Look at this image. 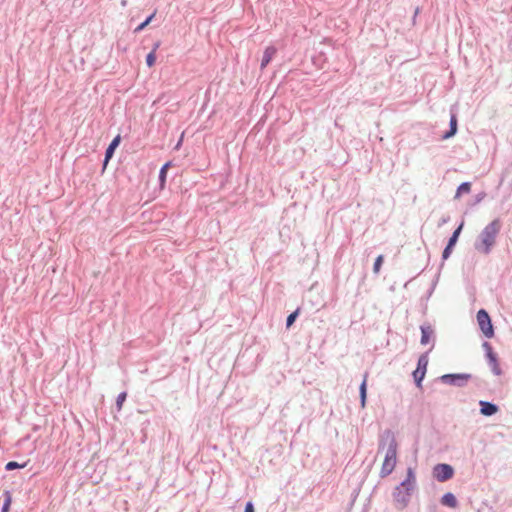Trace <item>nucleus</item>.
Wrapping results in <instances>:
<instances>
[{"label":"nucleus","mask_w":512,"mask_h":512,"mask_svg":"<svg viewBox=\"0 0 512 512\" xmlns=\"http://www.w3.org/2000/svg\"><path fill=\"white\" fill-rule=\"evenodd\" d=\"M27 465V462H24L22 464L16 462V461H10L8 462L6 465H5V470L6 471H12V470H15V469H21V468H24L26 467Z\"/></svg>","instance_id":"aec40b11"},{"label":"nucleus","mask_w":512,"mask_h":512,"mask_svg":"<svg viewBox=\"0 0 512 512\" xmlns=\"http://www.w3.org/2000/svg\"><path fill=\"white\" fill-rule=\"evenodd\" d=\"M432 474L437 481L446 482L453 477L454 469L449 464L439 463L433 467Z\"/></svg>","instance_id":"6e6552de"},{"label":"nucleus","mask_w":512,"mask_h":512,"mask_svg":"<svg viewBox=\"0 0 512 512\" xmlns=\"http://www.w3.org/2000/svg\"><path fill=\"white\" fill-rule=\"evenodd\" d=\"M120 141H121V137H120V135H117L116 137L113 138V140L108 145V147L105 151L104 166L108 163L110 158L113 156L115 149L120 144Z\"/></svg>","instance_id":"ddd939ff"},{"label":"nucleus","mask_w":512,"mask_h":512,"mask_svg":"<svg viewBox=\"0 0 512 512\" xmlns=\"http://www.w3.org/2000/svg\"><path fill=\"white\" fill-rule=\"evenodd\" d=\"M159 46H160V43H159V42L155 43V44H154V47H153V49H152V51H154V53H155V52H156V50L159 48Z\"/></svg>","instance_id":"c756f323"},{"label":"nucleus","mask_w":512,"mask_h":512,"mask_svg":"<svg viewBox=\"0 0 512 512\" xmlns=\"http://www.w3.org/2000/svg\"><path fill=\"white\" fill-rule=\"evenodd\" d=\"M449 220H450L449 216L443 217L438 225L442 226V225L446 224Z\"/></svg>","instance_id":"c85d7f7f"},{"label":"nucleus","mask_w":512,"mask_h":512,"mask_svg":"<svg viewBox=\"0 0 512 512\" xmlns=\"http://www.w3.org/2000/svg\"><path fill=\"white\" fill-rule=\"evenodd\" d=\"M367 377L368 374L366 373L364 375V379L359 387V398H360V405L362 408L366 406V399H367Z\"/></svg>","instance_id":"dca6fc26"},{"label":"nucleus","mask_w":512,"mask_h":512,"mask_svg":"<svg viewBox=\"0 0 512 512\" xmlns=\"http://www.w3.org/2000/svg\"><path fill=\"white\" fill-rule=\"evenodd\" d=\"M155 61H156V54L154 53V51H151L146 56V64L148 67H152L155 64Z\"/></svg>","instance_id":"a878e982"},{"label":"nucleus","mask_w":512,"mask_h":512,"mask_svg":"<svg viewBox=\"0 0 512 512\" xmlns=\"http://www.w3.org/2000/svg\"><path fill=\"white\" fill-rule=\"evenodd\" d=\"M387 444V449L385 453V458L380 470V477L385 478L389 476L397 462V441L395 439L394 433L391 430H385L380 437L379 449L384 448Z\"/></svg>","instance_id":"f257e3e1"},{"label":"nucleus","mask_w":512,"mask_h":512,"mask_svg":"<svg viewBox=\"0 0 512 512\" xmlns=\"http://www.w3.org/2000/svg\"><path fill=\"white\" fill-rule=\"evenodd\" d=\"M440 503L443 506H447V507H450V508H456L458 506V501H457L455 495L453 493H451V492L445 493L441 497Z\"/></svg>","instance_id":"2eb2a0df"},{"label":"nucleus","mask_w":512,"mask_h":512,"mask_svg":"<svg viewBox=\"0 0 512 512\" xmlns=\"http://www.w3.org/2000/svg\"><path fill=\"white\" fill-rule=\"evenodd\" d=\"M463 225H464V222L462 221L460 223V225L453 231L452 235L450 236L448 243L442 252V260L443 261L447 260L450 257L452 250L458 241V238L462 231Z\"/></svg>","instance_id":"9d476101"},{"label":"nucleus","mask_w":512,"mask_h":512,"mask_svg":"<svg viewBox=\"0 0 512 512\" xmlns=\"http://www.w3.org/2000/svg\"><path fill=\"white\" fill-rule=\"evenodd\" d=\"M254 505L251 501H248L246 504H245V509H244V512H254Z\"/></svg>","instance_id":"cd10ccee"},{"label":"nucleus","mask_w":512,"mask_h":512,"mask_svg":"<svg viewBox=\"0 0 512 512\" xmlns=\"http://www.w3.org/2000/svg\"><path fill=\"white\" fill-rule=\"evenodd\" d=\"M472 378L473 375L470 373H450L440 376L439 380L446 385L465 387Z\"/></svg>","instance_id":"20e7f679"},{"label":"nucleus","mask_w":512,"mask_h":512,"mask_svg":"<svg viewBox=\"0 0 512 512\" xmlns=\"http://www.w3.org/2000/svg\"><path fill=\"white\" fill-rule=\"evenodd\" d=\"M421 330V345H428L432 341V346L429 352L434 348L435 344V331L430 323H424L420 326Z\"/></svg>","instance_id":"1a4fd4ad"},{"label":"nucleus","mask_w":512,"mask_h":512,"mask_svg":"<svg viewBox=\"0 0 512 512\" xmlns=\"http://www.w3.org/2000/svg\"><path fill=\"white\" fill-rule=\"evenodd\" d=\"M485 197H486V192L481 191L480 193H478L475 196L473 203H471V206H475V205L479 204L481 201L484 200Z\"/></svg>","instance_id":"bb28decb"},{"label":"nucleus","mask_w":512,"mask_h":512,"mask_svg":"<svg viewBox=\"0 0 512 512\" xmlns=\"http://www.w3.org/2000/svg\"><path fill=\"white\" fill-rule=\"evenodd\" d=\"M127 398V392H121L116 398V409L121 411L124 401Z\"/></svg>","instance_id":"5701e85b"},{"label":"nucleus","mask_w":512,"mask_h":512,"mask_svg":"<svg viewBox=\"0 0 512 512\" xmlns=\"http://www.w3.org/2000/svg\"><path fill=\"white\" fill-rule=\"evenodd\" d=\"M482 347L485 351V356L487 358L488 365L491 368L493 374L496 376L502 375L503 371L499 365L497 354L493 351L491 344L487 341H484Z\"/></svg>","instance_id":"423d86ee"},{"label":"nucleus","mask_w":512,"mask_h":512,"mask_svg":"<svg viewBox=\"0 0 512 512\" xmlns=\"http://www.w3.org/2000/svg\"><path fill=\"white\" fill-rule=\"evenodd\" d=\"M457 132V116L455 113H451L449 121V130L442 136L443 139H449L453 137Z\"/></svg>","instance_id":"4468645a"},{"label":"nucleus","mask_w":512,"mask_h":512,"mask_svg":"<svg viewBox=\"0 0 512 512\" xmlns=\"http://www.w3.org/2000/svg\"><path fill=\"white\" fill-rule=\"evenodd\" d=\"M413 490L414 488L409 486L402 487L401 484L395 487L392 496L395 507L398 510H403L408 506Z\"/></svg>","instance_id":"7ed1b4c3"},{"label":"nucleus","mask_w":512,"mask_h":512,"mask_svg":"<svg viewBox=\"0 0 512 512\" xmlns=\"http://www.w3.org/2000/svg\"><path fill=\"white\" fill-rule=\"evenodd\" d=\"M4 503L1 508V512H9L10 504H11V494L9 491L4 492Z\"/></svg>","instance_id":"4be33fe9"},{"label":"nucleus","mask_w":512,"mask_h":512,"mask_svg":"<svg viewBox=\"0 0 512 512\" xmlns=\"http://www.w3.org/2000/svg\"><path fill=\"white\" fill-rule=\"evenodd\" d=\"M477 322L480 330L488 339L494 337V328L491 318L485 309H480L477 312Z\"/></svg>","instance_id":"39448f33"},{"label":"nucleus","mask_w":512,"mask_h":512,"mask_svg":"<svg viewBox=\"0 0 512 512\" xmlns=\"http://www.w3.org/2000/svg\"><path fill=\"white\" fill-rule=\"evenodd\" d=\"M480 405V413L484 416H492L496 414L499 410V407L492 402L483 401L479 402Z\"/></svg>","instance_id":"9b49d317"},{"label":"nucleus","mask_w":512,"mask_h":512,"mask_svg":"<svg viewBox=\"0 0 512 512\" xmlns=\"http://www.w3.org/2000/svg\"><path fill=\"white\" fill-rule=\"evenodd\" d=\"M471 191V183L463 182L461 183L456 191L455 199L459 198L462 193H469Z\"/></svg>","instance_id":"6ab92c4d"},{"label":"nucleus","mask_w":512,"mask_h":512,"mask_svg":"<svg viewBox=\"0 0 512 512\" xmlns=\"http://www.w3.org/2000/svg\"><path fill=\"white\" fill-rule=\"evenodd\" d=\"M299 315V309H296L294 312L288 315L286 319V327L289 328L295 322L296 318Z\"/></svg>","instance_id":"b1692460"},{"label":"nucleus","mask_w":512,"mask_h":512,"mask_svg":"<svg viewBox=\"0 0 512 512\" xmlns=\"http://www.w3.org/2000/svg\"><path fill=\"white\" fill-rule=\"evenodd\" d=\"M156 12H153L151 15H149L141 24H139L134 32L135 33H139L141 32L142 30H144V28L152 21V19L154 18Z\"/></svg>","instance_id":"412c9836"},{"label":"nucleus","mask_w":512,"mask_h":512,"mask_svg":"<svg viewBox=\"0 0 512 512\" xmlns=\"http://www.w3.org/2000/svg\"><path fill=\"white\" fill-rule=\"evenodd\" d=\"M170 166L171 162H166L159 171V183L161 188H163L166 183L167 171Z\"/></svg>","instance_id":"a211bd4d"},{"label":"nucleus","mask_w":512,"mask_h":512,"mask_svg":"<svg viewBox=\"0 0 512 512\" xmlns=\"http://www.w3.org/2000/svg\"><path fill=\"white\" fill-rule=\"evenodd\" d=\"M428 354L429 351L420 355L417 361V368L413 371V378L417 387H422V381L425 377L427 366H428Z\"/></svg>","instance_id":"0eeeda50"},{"label":"nucleus","mask_w":512,"mask_h":512,"mask_svg":"<svg viewBox=\"0 0 512 512\" xmlns=\"http://www.w3.org/2000/svg\"><path fill=\"white\" fill-rule=\"evenodd\" d=\"M384 261V257L383 255H379L376 259H375V262H374V265H373V271L374 273H378L380 271V268H381V265Z\"/></svg>","instance_id":"393cba45"},{"label":"nucleus","mask_w":512,"mask_h":512,"mask_svg":"<svg viewBox=\"0 0 512 512\" xmlns=\"http://www.w3.org/2000/svg\"><path fill=\"white\" fill-rule=\"evenodd\" d=\"M277 50L274 46H268L263 53L261 63H260V69L263 70L272 60L274 55L276 54Z\"/></svg>","instance_id":"f8f14e48"},{"label":"nucleus","mask_w":512,"mask_h":512,"mask_svg":"<svg viewBox=\"0 0 512 512\" xmlns=\"http://www.w3.org/2000/svg\"><path fill=\"white\" fill-rule=\"evenodd\" d=\"M400 484H401L402 487L409 486V487H412V488L415 489V487H416V477H415L414 470L411 467H409L407 469L406 478Z\"/></svg>","instance_id":"f3484780"},{"label":"nucleus","mask_w":512,"mask_h":512,"mask_svg":"<svg viewBox=\"0 0 512 512\" xmlns=\"http://www.w3.org/2000/svg\"><path fill=\"white\" fill-rule=\"evenodd\" d=\"M501 227L502 224L498 218L487 224L474 243L475 250L481 254L489 255L496 244V238L501 230Z\"/></svg>","instance_id":"f03ea898"}]
</instances>
